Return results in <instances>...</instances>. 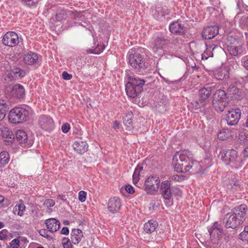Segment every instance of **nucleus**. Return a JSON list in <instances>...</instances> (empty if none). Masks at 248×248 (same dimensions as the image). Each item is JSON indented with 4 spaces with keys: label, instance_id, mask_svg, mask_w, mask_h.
<instances>
[{
    "label": "nucleus",
    "instance_id": "8fccbe9b",
    "mask_svg": "<svg viewBox=\"0 0 248 248\" xmlns=\"http://www.w3.org/2000/svg\"><path fill=\"white\" fill-rule=\"evenodd\" d=\"M44 204L47 207H53L55 205V202L52 199H47L45 201Z\"/></svg>",
    "mask_w": 248,
    "mask_h": 248
},
{
    "label": "nucleus",
    "instance_id": "c756f323",
    "mask_svg": "<svg viewBox=\"0 0 248 248\" xmlns=\"http://www.w3.org/2000/svg\"><path fill=\"white\" fill-rule=\"evenodd\" d=\"M157 225L156 221L153 220H149L144 224V230L147 233H152L155 231Z\"/></svg>",
    "mask_w": 248,
    "mask_h": 248
},
{
    "label": "nucleus",
    "instance_id": "72a5a7b5",
    "mask_svg": "<svg viewBox=\"0 0 248 248\" xmlns=\"http://www.w3.org/2000/svg\"><path fill=\"white\" fill-rule=\"evenodd\" d=\"M9 157L7 152L3 151L0 153V167H4L8 163Z\"/></svg>",
    "mask_w": 248,
    "mask_h": 248
},
{
    "label": "nucleus",
    "instance_id": "2eb2a0df",
    "mask_svg": "<svg viewBox=\"0 0 248 248\" xmlns=\"http://www.w3.org/2000/svg\"><path fill=\"white\" fill-rule=\"evenodd\" d=\"M160 192L164 199L166 205L170 202V182L168 180L163 181L160 186Z\"/></svg>",
    "mask_w": 248,
    "mask_h": 248
},
{
    "label": "nucleus",
    "instance_id": "5701e85b",
    "mask_svg": "<svg viewBox=\"0 0 248 248\" xmlns=\"http://www.w3.org/2000/svg\"><path fill=\"white\" fill-rule=\"evenodd\" d=\"M166 44V41L163 37H157L151 45V47L154 51L157 52L163 49Z\"/></svg>",
    "mask_w": 248,
    "mask_h": 248
},
{
    "label": "nucleus",
    "instance_id": "a18cd8bd",
    "mask_svg": "<svg viewBox=\"0 0 248 248\" xmlns=\"http://www.w3.org/2000/svg\"><path fill=\"white\" fill-rule=\"evenodd\" d=\"M63 246L64 248H72L73 246L70 242V240L67 238L63 239Z\"/></svg>",
    "mask_w": 248,
    "mask_h": 248
},
{
    "label": "nucleus",
    "instance_id": "ea45409f",
    "mask_svg": "<svg viewBox=\"0 0 248 248\" xmlns=\"http://www.w3.org/2000/svg\"><path fill=\"white\" fill-rule=\"evenodd\" d=\"M241 239L248 242V226L245 228L243 232L240 233Z\"/></svg>",
    "mask_w": 248,
    "mask_h": 248
},
{
    "label": "nucleus",
    "instance_id": "dca6fc26",
    "mask_svg": "<svg viewBox=\"0 0 248 248\" xmlns=\"http://www.w3.org/2000/svg\"><path fill=\"white\" fill-rule=\"evenodd\" d=\"M16 138L20 144L24 147H31L32 144V140H28L27 133L22 130H18L16 133Z\"/></svg>",
    "mask_w": 248,
    "mask_h": 248
},
{
    "label": "nucleus",
    "instance_id": "e2e57ef3",
    "mask_svg": "<svg viewBox=\"0 0 248 248\" xmlns=\"http://www.w3.org/2000/svg\"><path fill=\"white\" fill-rule=\"evenodd\" d=\"M59 197L61 198V199L63 201H66L67 198L65 195H60Z\"/></svg>",
    "mask_w": 248,
    "mask_h": 248
},
{
    "label": "nucleus",
    "instance_id": "6e6552de",
    "mask_svg": "<svg viewBox=\"0 0 248 248\" xmlns=\"http://www.w3.org/2000/svg\"><path fill=\"white\" fill-rule=\"evenodd\" d=\"M211 93L210 87H204L199 92V99H195L191 103L195 109L205 107L209 103V97Z\"/></svg>",
    "mask_w": 248,
    "mask_h": 248
},
{
    "label": "nucleus",
    "instance_id": "412c9836",
    "mask_svg": "<svg viewBox=\"0 0 248 248\" xmlns=\"http://www.w3.org/2000/svg\"><path fill=\"white\" fill-rule=\"evenodd\" d=\"M47 229L51 232H57L60 227V222L54 218H48L45 221Z\"/></svg>",
    "mask_w": 248,
    "mask_h": 248
},
{
    "label": "nucleus",
    "instance_id": "c9c22d12",
    "mask_svg": "<svg viewBox=\"0 0 248 248\" xmlns=\"http://www.w3.org/2000/svg\"><path fill=\"white\" fill-rule=\"evenodd\" d=\"M239 93L238 89L235 86H230L227 90V96H230L231 97H233L235 95Z\"/></svg>",
    "mask_w": 248,
    "mask_h": 248
},
{
    "label": "nucleus",
    "instance_id": "de8ad7c7",
    "mask_svg": "<svg viewBox=\"0 0 248 248\" xmlns=\"http://www.w3.org/2000/svg\"><path fill=\"white\" fill-rule=\"evenodd\" d=\"M70 124L68 123H65L62 125V130L63 133H66L70 130Z\"/></svg>",
    "mask_w": 248,
    "mask_h": 248
},
{
    "label": "nucleus",
    "instance_id": "4c0bfd02",
    "mask_svg": "<svg viewBox=\"0 0 248 248\" xmlns=\"http://www.w3.org/2000/svg\"><path fill=\"white\" fill-rule=\"evenodd\" d=\"M25 5L30 7H35L37 5L36 0H21Z\"/></svg>",
    "mask_w": 248,
    "mask_h": 248
},
{
    "label": "nucleus",
    "instance_id": "c03bdc74",
    "mask_svg": "<svg viewBox=\"0 0 248 248\" xmlns=\"http://www.w3.org/2000/svg\"><path fill=\"white\" fill-rule=\"evenodd\" d=\"M13 72L15 74L18 75L20 77H23L25 76V72L24 70L19 68L14 69Z\"/></svg>",
    "mask_w": 248,
    "mask_h": 248
},
{
    "label": "nucleus",
    "instance_id": "f03ea898",
    "mask_svg": "<svg viewBox=\"0 0 248 248\" xmlns=\"http://www.w3.org/2000/svg\"><path fill=\"white\" fill-rule=\"evenodd\" d=\"M192 158V155L189 151L177 152L172 158L174 171L179 173L189 171Z\"/></svg>",
    "mask_w": 248,
    "mask_h": 248
},
{
    "label": "nucleus",
    "instance_id": "e433bc0d",
    "mask_svg": "<svg viewBox=\"0 0 248 248\" xmlns=\"http://www.w3.org/2000/svg\"><path fill=\"white\" fill-rule=\"evenodd\" d=\"M124 125L128 128L129 130H131L133 128V122L130 117L126 116L124 119Z\"/></svg>",
    "mask_w": 248,
    "mask_h": 248
},
{
    "label": "nucleus",
    "instance_id": "6ab92c4d",
    "mask_svg": "<svg viewBox=\"0 0 248 248\" xmlns=\"http://www.w3.org/2000/svg\"><path fill=\"white\" fill-rule=\"evenodd\" d=\"M227 219L225 224V227L227 228L234 229L239 226L242 222L238 219L235 215H233L231 213L226 215Z\"/></svg>",
    "mask_w": 248,
    "mask_h": 248
},
{
    "label": "nucleus",
    "instance_id": "b1692460",
    "mask_svg": "<svg viewBox=\"0 0 248 248\" xmlns=\"http://www.w3.org/2000/svg\"><path fill=\"white\" fill-rule=\"evenodd\" d=\"M73 147L78 153L82 154L87 151L88 145L85 141L78 140L74 143Z\"/></svg>",
    "mask_w": 248,
    "mask_h": 248
},
{
    "label": "nucleus",
    "instance_id": "7c9ffc66",
    "mask_svg": "<svg viewBox=\"0 0 248 248\" xmlns=\"http://www.w3.org/2000/svg\"><path fill=\"white\" fill-rule=\"evenodd\" d=\"M83 236L82 231L79 229H73L71 232V239L75 244L78 243L81 240Z\"/></svg>",
    "mask_w": 248,
    "mask_h": 248
},
{
    "label": "nucleus",
    "instance_id": "6e6d98bb",
    "mask_svg": "<svg viewBox=\"0 0 248 248\" xmlns=\"http://www.w3.org/2000/svg\"><path fill=\"white\" fill-rule=\"evenodd\" d=\"M61 233L64 235H68L69 233V230L67 227H64L62 228Z\"/></svg>",
    "mask_w": 248,
    "mask_h": 248
},
{
    "label": "nucleus",
    "instance_id": "052dcab7",
    "mask_svg": "<svg viewBox=\"0 0 248 248\" xmlns=\"http://www.w3.org/2000/svg\"><path fill=\"white\" fill-rule=\"evenodd\" d=\"M135 169L140 173V172L143 170V167L141 165L139 164Z\"/></svg>",
    "mask_w": 248,
    "mask_h": 248
},
{
    "label": "nucleus",
    "instance_id": "f8f14e48",
    "mask_svg": "<svg viewBox=\"0 0 248 248\" xmlns=\"http://www.w3.org/2000/svg\"><path fill=\"white\" fill-rule=\"evenodd\" d=\"M231 39V42L227 45V49L230 55L235 56L241 53L242 46L236 39L232 38Z\"/></svg>",
    "mask_w": 248,
    "mask_h": 248
},
{
    "label": "nucleus",
    "instance_id": "a19ab883",
    "mask_svg": "<svg viewBox=\"0 0 248 248\" xmlns=\"http://www.w3.org/2000/svg\"><path fill=\"white\" fill-rule=\"evenodd\" d=\"M216 46H214L213 48L212 46H210V47L207 48L206 51L204 52V53L202 55V59L205 57V59H207L208 57L210 56H212L213 53L211 51V49L214 50L215 48H216Z\"/></svg>",
    "mask_w": 248,
    "mask_h": 248
},
{
    "label": "nucleus",
    "instance_id": "f3484780",
    "mask_svg": "<svg viewBox=\"0 0 248 248\" xmlns=\"http://www.w3.org/2000/svg\"><path fill=\"white\" fill-rule=\"evenodd\" d=\"M218 30L217 25L207 26L203 30L202 36L205 39H211L218 33Z\"/></svg>",
    "mask_w": 248,
    "mask_h": 248
},
{
    "label": "nucleus",
    "instance_id": "2f4dec72",
    "mask_svg": "<svg viewBox=\"0 0 248 248\" xmlns=\"http://www.w3.org/2000/svg\"><path fill=\"white\" fill-rule=\"evenodd\" d=\"M25 208V205L23 201L20 200H19V204L14 208L13 212L15 214H17L18 216H22L23 215Z\"/></svg>",
    "mask_w": 248,
    "mask_h": 248
},
{
    "label": "nucleus",
    "instance_id": "cd10ccee",
    "mask_svg": "<svg viewBox=\"0 0 248 248\" xmlns=\"http://www.w3.org/2000/svg\"><path fill=\"white\" fill-rule=\"evenodd\" d=\"M184 27L178 21L171 23V33L183 35L185 33Z\"/></svg>",
    "mask_w": 248,
    "mask_h": 248
},
{
    "label": "nucleus",
    "instance_id": "5fc2aeb1",
    "mask_svg": "<svg viewBox=\"0 0 248 248\" xmlns=\"http://www.w3.org/2000/svg\"><path fill=\"white\" fill-rule=\"evenodd\" d=\"M173 180L175 181H181L183 180V177L182 175H173L171 177Z\"/></svg>",
    "mask_w": 248,
    "mask_h": 248
},
{
    "label": "nucleus",
    "instance_id": "423d86ee",
    "mask_svg": "<svg viewBox=\"0 0 248 248\" xmlns=\"http://www.w3.org/2000/svg\"><path fill=\"white\" fill-rule=\"evenodd\" d=\"M141 49H131L128 52V62L133 68L136 69L146 68L145 59L140 53Z\"/></svg>",
    "mask_w": 248,
    "mask_h": 248
},
{
    "label": "nucleus",
    "instance_id": "864d4df0",
    "mask_svg": "<svg viewBox=\"0 0 248 248\" xmlns=\"http://www.w3.org/2000/svg\"><path fill=\"white\" fill-rule=\"evenodd\" d=\"M62 78L65 80H70L72 78V76L71 74H69L66 71L63 72L62 74Z\"/></svg>",
    "mask_w": 248,
    "mask_h": 248
},
{
    "label": "nucleus",
    "instance_id": "37998d69",
    "mask_svg": "<svg viewBox=\"0 0 248 248\" xmlns=\"http://www.w3.org/2000/svg\"><path fill=\"white\" fill-rule=\"evenodd\" d=\"M86 192L84 191H80L78 193V200L81 202L85 201L86 197Z\"/></svg>",
    "mask_w": 248,
    "mask_h": 248
},
{
    "label": "nucleus",
    "instance_id": "c85d7f7f",
    "mask_svg": "<svg viewBox=\"0 0 248 248\" xmlns=\"http://www.w3.org/2000/svg\"><path fill=\"white\" fill-rule=\"evenodd\" d=\"M202 165L197 161H191V164L190 167V172L191 173L197 174L198 176L202 174Z\"/></svg>",
    "mask_w": 248,
    "mask_h": 248
},
{
    "label": "nucleus",
    "instance_id": "bb28decb",
    "mask_svg": "<svg viewBox=\"0 0 248 248\" xmlns=\"http://www.w3.org/2000/svg\"><path fill=\"white\" fill-rule=\"evenodd\" d=\"M169 13L168 10L164 8L158 7L156 9L152 10V14L157 20H162L163 16L166 14H169Z\"/></svg>",
    "mask_w": 248,
    "mask_h": 248
},
{
    "label": "nucleus",
    "instance_id": "49530a36",
    "mask_svg": "<svg viewBox=\"0 0 248 248\" xmlns=\"http://www.w3.org/2000/svg\"><path fill=\"white\" fill-rule=\"evenodd\" d=\"M11 247L13 248H18L19 246V241L17 239L13 240L10 243Z\"/></svg>",
    "mask_w": 248,
    "mask_h": 248
},
{
    "label": "nucleus",
    "instance_id": "680f3d73",
    "mask_svg": "<svg viewBox=\"0 0 248 248\" xmlns=\"http://www.w3.org/2000/svg\"><path fill=\"white\" fill-rule=\"evenodd\" d=\"M184 77H185V75H184V76L183 77L179 79H178L177 80L171 81V84L174 85L175 84L179 83L183 79V78Z\"/></svg>",
    "mask_w": 248,
    "mask_h": 248
},
{
    "label": "nucleus",
    "instance_id": "58836bf2",
    "mask_svg": "<svg viewBox=\"0 0 248 248\" xmlns=\"http://www.w3.org/2000/svg\"><path fill=\"white\" fill-rule=\"evenodd\" d=\"M2 133H4V137L3 138L13 139L14 135L13 133L9 131V129L6 127H2Z\"/></svg>",
    "mask_w": 248,
    "mask_h": 248
},
{
    "label": "nucleus",
    "instance_id": "0e129e2a",
    "mask_svg": "<svg viewBox=\"0 0 248 248\" xmlns=\"http://www.w3.org/2000/svg\"><path fill=\"white\" fill-rule=\"evenodd\" d=\"M4 133H2V127L0 126V137H4Z\"/></svg>",
    "mask_w": 248,
    "mask_h": 248
},
{
    "label": "nucleus",
    "instance_id": "338daca9",
    "mask_svg": "<svg viewBox=\"0 0 248 248\" xmlns=\"http://www.w3.org/2000/svg\"><path fill=\"white\" fill-rule=\"evenodd\" d=\"M4 227V223L2 222H0V229Z\"/></svg>",
    "mask_w": 248,
    "mask_h": 248
},
{
    "label": "nucleus",
    "instance_id": "f257e3e1",
    "mask_svg": "<svg viewBox=\"0 0 248 248\" xmlns=\"http://www.w3.org/2000/svg\"><path fill=\"white\" fill-rule=\"evenodd\" d=\"M192 158V155L189 151L177 152L172 158L174 171L179 173L189 171Z\"/></svg>",
    "mask_w": 248,
    "mask_h": 248
},
{
    "label": "nucleus",
    "instance_id": "393cba45",
    "mask_svg": "<svg viewBox=\"0 0 248 248\" xmlns=\"http://www.w3.org/2000/svg\"><path fill=\"white\" fill-rule=\"evenodd\" d=\"M10 107V103L7 100H0V121L5 118Z\"/></svg>",
    "mask_w": 248,
    "mask_h": 248
},
{
    "label": "nucleus",
    "instance_id": "473e14b6",
    "mask_svg": "<svg viewBox=\"0 0 248 248\" xmlns=\"http://www.w3.org/2000/svg\"><path fill=\"white\" fill-rule=\"evenodd\" d=\"M231 136V132L228 129H222L218 134V138L222 140H225Z\"/></svg>",
    "mask_w": 248,
    "mask_h": 248
},
{
    "label": "nucleus",
    "instance_id": "09e8293b",
    "mask_svg": "<svg viewBox=\"0 0 248 248\" xmlns=\"http://www.w3.org/2000/svg\"><path fill=\"white\" fill-rule=\"evenodd\" d=\"M7 231L6 230H2L0 232V240H3L6 239L7 237Z\"/></svg>",
    "mask_w": 248,
    "mask_h": 248
},
{
    "label": "nucleus",
    "instance_id": "39448f33",
    "mask_svg": "<svg viewBox=\"0 0 248 248\" xmlns=\"http://www.w3.org/2000/svg\"><path fill=\"white\" fill-rule=\"evenodd\" d=\"M29 114V109L22 107H16L10 111L8 120L13 124H20L27 120Z\"/></svg>",
    "mask_w": 248,
    "mask_h": 248
},
{
    "label": "nucleus",
    "instance_id": "69168bd1",
    "mask_svg": "<svg viewBox=\"0 0 248 248\" xmlns=\"http://www.w3.org/2000/svg\"><path fill=\"white\" fill-rule=\"evenodd\" d=\"M4 200V197L0 195V203H1Z\"/></svg>",
    "mask_w": 248,
    "mask_h": 248
},
{
    "label": "nucleus",
    "instance_id": "4468645a",
    "mask_svg": "<svg viewBox=\"0 0 248 248\" xmlns=\"http://www.w3.org/2000/svg\"><path fill=\"white\" fill-rule=\"evenodd\" d=\"M39 124L40 126L46 131H50L54 128V123L49 116L43 115L40 117Z\"/></svg>",
    "mask_w": 248,
    "mask_h": 248
},
{
    "label": "nucleus",
    "instance_id": "aec40b11",
    "mask_svg": "<svg viewBox=\"0 0 248 248\" xmlns=\"http://www.w3.org/2000/svg\"><path fill=\"white\" fill-rule=\"evenodd\" d=\"M13 97L17 99H22L25 96V89L23 86L17 84L14 85L11 92Z\"/></svg>",
    "mask_w": 248,
    "mask_h": 248
},
{
    "label": "nucleus",
    "instance_id": "0eeeda50",
    "mask_svg": "<svg viewBox=\"0 0 248 248\" xmlns=\"http://www.w3.org/2000/svg\"><path fill=\"white\" fill-rule=\"evenodd\" d=\"M228 97L224 91L217 90L213 97L212 106L214 109L218 112H222L228 105Z\"/></svg>",
    "mask_w": 248,
    "mask_h": 248
},
{
    "label": "nucleus",
    "instance_id": "a878e982",
    "mask_svg": "<svg viewBox=\"0 0 248 248\" xmlns=\"http://www.w3.org/2000/svg\"><path fill=\"white\" fill-rule=\"evenodd\" d=\"M38 59V57L37 54L30 52L24 55L23 62L26 64L32 65L36 62Z\"/></svg>",
    "mask_w": 248,
    "mask_h": 248
},
{
    "label": "nucleus",
    "instance_id": "603ef678",
    "mask_svg": "<svg viewBox=\"0 0 248 248\" xmlns=\"http://www.w3.org/2000/svg\"><path fill=\"white\" fill-rule=\"evenodd\" d=\"M243 65L248 71V56H245L242 59Z\"/></svg>",
    "mask_w": 248,
    "mask_h": 248
},
{
    "label": "nucleus",
    "instance_id": "9d476101",
    "mask_svg": "<svg viewBox=\"0 0 248 248\" xmlns=\"http://www.w3.org/2000/svg\"><path fill=\"white\" fill-rule=\"evenodd\" d=\"M208 232L210 239L214 243H216V241L219 239L223 233V230L221 225L217 222H215L213 225L208 229Z\"/></svg>",
    "mask_w": 248,
    "mask_h": 248
},
{
    "label": "nucleus",
    "instance_id": "f704fd0d",
    "mask_svg": "<svg viewBox=\"0 0 248 248\" xmlns=\"http://www.w3.org/2000/svg\"><path fill=\"white\" fill-rule=\"evenodd\" d=\"M105 48V46L102 45L97 44L95 47H93L92 48H89L87 50L88 53H93L95 54H99L102 52Z\"/></svg>",
    "mask_w": 248,
    "mask_h": 248
},
{
    "label": "nucleus",
    "instance_id": "20e7f679",
    "mask_svg": "<svg viewBox=\"0 0 248 248\" xmlns=\"http://www.w3.org/2000/svg\"><path fill=\"white\" fill-rule=\"evenodd\" d=\"M221 159L227 164H232L235 168L241 167L244 163V159L238 155L234 149L222 151L220 153Z\"/></svg>",
    "mask_w": 248,
    "mask_h": 248
},
{
    "label": "nucleus",
    "instance_id": "3c124183",
    "mask_svg": "<svg viewBox=\"0 0 248 248\" xmlns=\"http://www.w3.org/2000/svg\"><path fill=\"white\" fill-rule=\"evenodd\" d=\"M39 232L40 235L45 238H48L49 237V235L47 234V232L46 229H41Z\"/></svg>",
    "mask_w": 248,
    "mask_h": 248
},
{
    "label": "nucleus",
    "instance_id": "bf43d9fd",
    "mask_svg": "<svg viewBox=\"0 0 248 248\" xmlns=\"http://www.w3.org/2000/svg\"><path fill=\"white\" fill-rule=\"evenodd\" d=\"M120 123L117 121H115L113 123V127L115 129L119 128Z\"/></svg>",
    "mask_w": 248,
    "mask_h": 248
},
{
    "label": "nucleus",
    "instance_id": "a211bd4d",
    "mask_svg": "<svg viewBox=\"0 0 248 248\" xmlns=\"http://www.w3.org/2000/svg\"><path fill=\"white\" fill-rule=\"evenodd\" d=\"M121 203L120 200L117 197H113L109 199L108 203V208L109 213L114 214L119 212Z\"/></svg>",
    "mask_w": 248,
    "mask_h": 248
},
{
    "label": "nucleus",
    "instance_id": "9b49d317",
    "mask_svg": "<svg viewBox=\"0 0 248 248\" xmlns=\"http://www.w3.org/2000/svg\"><path fill=\"white\" fill-rule=\"evenodd\" d=\"M2 43L8 46H15L19 43L18 36L15 32H7L3 37Z\"/></svg>",
    "mask_w": 248,
    "mask_h": 248
},
{
    "label": "nucleus",
    "instance_id": "774afa93",
    "mask_svg": "<svg viewBox=\"0 0 248 248\" xmlns=\"http://www.w3.org/2000/svg\"><path fill=\"white\" fill-rule=\"evenodd\" d=\"M139 179V178H137V180H136V179H135V180L133 179V182H134V183H137L138 182Z\"/></svg>",
    "mask_w": 248,
    "mask_h": 248
},
{
    "label": "nucleus",
    "instance_id": "7ed1b4c3",
    "mask_svg": "<svg viewBox=\"0 0 248 248\" xmlns=\"http://www.w3.org/2000/svg\"><path fill=\"white\" fill-rule=\"evenodd\" d=\"M128 81L125 84L127 95L131 98L137 97L143 90V86L145 81L135 75L129 76Z\"/></svg>",
    "mask_w": 248,
    "mask_h": 248
},
{
    "label": "nucleus",
    "instance_id": "79ce46f5",
    "mask_svg": "<svg viewBox=\"0 0 248 248\" xmlns=\"http://www.w3.org/2000/svg\"><path fill=\"white\" fill-rule=\"evenodd\" d=\"M125 190L126 192L129 194H132L134 192V187L130 185H127L125 186L124 189L122 188L121 191L123 193V191Z\"/></svg>",
    "mask_w": 248,
    "mask_h": 248
},
{
    "label": "nucleus",
    "instance_id": "4be33fe9",
    "mask_svg": "<svg viewBox=\"0 0 248 248\" xmlns=\"http://www.w3.org/2000/svg\"><path fill=\"white\" fill-rule=\"evenodd\" d=\"M246 209L247 206L245 204H241L233 208L231 213L238 217V219L243 222L245 219Z\"/></svg>",
    "mask_w": 248,
    "mask_h": 248
},
{
    "label": "nucleus",
    "instance_id": "1a4fd4ad",
    "mask_svg": "<svg viewBox=\"0 0 248 248\" xmlns=\"http://www.w3.org/2000/svg\"><path fill=\"white\" fill-rule=\"evenodd\" d=\"M160 180L157 176H150L145 182V190L149 194H153L159 188Z\"/></svg>",
    "mask_w": 248,
    "mask_h": 248
},
{
    "label": "nucleus",
    "instance_id": "ddd939ff",
    "mask_svg": "<svg viewBox=\"0 0 248 248\" xmlns=\"http://www.w3.org/2000/svg\"><path fill=\"white\" fill-rule=\"evenodd\" d=\"M241 112L240 109H232L229 111L226 121L227 124L229 125H235L239 122L241 117Z\"/></svg>",
    "mask_w": 248,
    "mask_h": 248
},
{
    "label": "nucleus",
    "instance_id": "4d7b16f0",
    "mask_svg": "<svg viewBox=\"0 0 248 248\" xmlns=\"http://www.w3.org/2000/svg\"><path fill=\"white\" fill-rule=\"evenodd\" d=\"M140 173L135 169L133 175V179L137 180V178H139Z\"/></svg>",
    "mask_w": 248,
    "mask_h": 248
},
{
    "label": "nucleus",
    "instance_id": "13d9d810",
    "mask_svg": "<svg viewBox=\"0 0 248 248\" xmlns=\"http://www.w3.org/2000/svg\"><path fill=\"white\" fill-rule=\"evenodd\" d=\"M244 158H248V146H247L243 151V152Z\"/></svg>",
    "mask_w": 248,
    "mask_h": 248
}]
</instances>
